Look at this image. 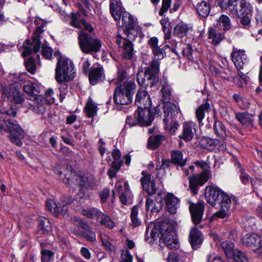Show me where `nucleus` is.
<instances>
[{
	"instance_id": "f257e3e1",
	"label": "nucleus",
	"mask_w": 262,
	"mask_h": 262,
	"mask_svg": "<svg viewBox=\"0 0 262 262\" xmlns=\"http://www.w3.org/2000/svg\"><path fill=\"white\" fill-rule=\"evenodd\" d=\"M158 42L159 40L156 37H151L148 41L155 58L149 66L145 68L144 71L139 72L137 74V81L142 86L151 88L159 81L160 63L159 60L162 59L166 56L164 48L169 47V46H159Z\"/></svg>"
},
{
	"instance_id": "f03ea898",
	"label": "nucleus",
	"mask_w": 262,
	"mask_h": 262,
	"mask_svg": "<svg viewBox=\"0 0 262 262\" xmlns=\"http://www.w3.org/2000/svg\"><path fill=\"white\" fill-rule=\"evenodd\" d=\"M80 12L73 13L71 18L70 25L76 28H83L84 31L79 34V45L81 51L85 54H93L98 52L102 46L101 41L92 34L93 28L82 18V14L86 15L85 9L80 6Z\"/></svg>"
},
{
	"instance_id": "7ed1b4c3",
	"label": "nucleus",
	"mask_w": 262,
	"mask_h": 262,
	"mask_svg": "<svg viewBox=\"0 0 262 262\" xmlns=\"http://www.w3.org/2000/svg\"><path fill=\"white\" fill-rule=\"evenodd\" d=\"M205 195L207 202L214 207H220V210L212 216L213 220L224 219L230 215L231 201L230 197L219 187L208 186L206 187Z\"/></svg>"
},
{
	"instance_id": "20e7f679",
	"label": "nucleus",
	"mask_w": 262,
	"mask_h": 262,
	"mask_svg": "<svg viewBox=\"0 0 262 262\" xmlns=\"http://www.w3.org/2000/svg\"><path fill=\"white\" fill-rule=\"evenodd\" d=\"M136 85L133 80H126L122 84H120L116 88L113 99L117 104L128 105L133 101Z\"/></svg>"
},
{
	"instance_id": "39448f33",
	"label": "nucleus",
	"mask_w": 262,
	"mask_h": 262,
	"mask_svg": "<svg viewBox=\"0 0 262 262\" xmlns=\"http://www.w3.org/2000/svg\"><path fill=\"white\" fill-rule=\"evenodd\" d=\"M35 24L36 26L32 37V41L31 42L29 40H26L24 45V51L22 52L23 57H26L32 53H37L40 48L41 34L43 32V28L48 21L40 18L35 19Z\"/></svg>"
},
{
	"instance_id": "423d86ee",
	"label": "nucleus",
	"mask_w": 262,
	"mask_h": 262,
	"mask_svg": "<svg viewBox=\"0 0 262 262\" xmlns=\"http://www.w3.org/2000/svg\"><path fill=\"white\" fill-rule=\"evenodd\" d=\"M72 61L65 56H60L55 69V79L58 83L68 82L75 77Z\"/></svg>"
},
{
	"instance_id": "0eeeda50",
	"label": "nucleus",
	"mask_w": 262,
	"mask_h": 262,
	"mask_svg": "<svg viewBox=\"0 0 262 262\" xmlns=\"http://www.w3.org/2000/svg\"><path fill=\"white\" fill-rule=\"evenodd\" d=\"M161 236L160 243H164L169 249H176L179 248L174 232V226L169 220H164L159 226Z\"/></svg>"
},
{
	"instance_id": "6e6552de",
	"label": "nucleus",
	"mask_w": 262,
	"mask_h": 262,
	"mask_svg": "<svg viewBox=\"0 0 262 262\" xmlns=\"http://www.w3.org/2000/svg\"><path fill=\"white\" fill-rule=\"evenodd\" d=\"M5 124L7 129L4 127L3 124L0 123V134H3V132L10 133L9 138L11 142L18 146H21L22 145L21 139L25 137L23 129L15 120H7L5 121Z\"/></svg>"
},
{
	"instance_id": "1a4fd4ad",
	"label": "nucleus",
	"mask_w": 262,
	"mask_h": 262,
	"mask_svg": "<svg viewBox=\"0 0 262 262\" xmlns=\"http://www.w3.org/2000/svg\"><path fill=\"white\" fill-rule=\"evenodd\" d=\"M163 109L164 114L163 121L165 123V128L169 130L171 134H174L177 129L178 123L173 119V118L179 113V107L173 103H168L164 105Z\"/></svg>"
},
{
	"instance_id": "9d476101",
	"label": "nucleus",
	"mask_w": 262,
	"mask_h": 262,
	"mask_svg": "<svg viewBox=\"0 0 262 262\" xmlns=\"http://www.w3.org/2000/svg\"><path fill=\"white\" fill-rule=\"evenodd\" d=\"M228 11L230 15L239 17L244 13L249 12L252 7L246 0H228Z\"/></svg>"
},
{
	"instance_id": "9b49d317",
	"label": "nucleus",
	"mask_w": 262,
	"mask_h": 262,
	"mask_svg": "<svg viewBox=\"0 0 262 262\" xmlns=\"http://www.w3.org/2000/svg\"><path fill=\"white\" fill-rule=\"evenodd\" d=\"M121 20L125 35L130 39H135L137 32L135 29L136 21L133 16L128 12H124L122 13Z\"/></svg>"
},
{
	"instance_id": "f8f14e48",
	"label": "nucleus",
	"mask_w": 262,
	"mask_h": 262,
	"mask_svg": "<svg viewBox=\"0 0 262 262\" xmlns=\"http://www.w3.org/2000/svg\"><path fill=\"white\" fill-rule=\"evenodd\" d=\"M3 94L5 95L8 100L15 104H21L25 102L24 93L15 84L10 85L9 89H3Z\"/></svg>"
},
{
	"instance_id": "ddd939ff",
	"label": "nucleus",
	"mask_w": 262,
	"mask_h": 262,
	"mask_svg": "<svg viewBox=\"0 0 262 262\" xmlns=\"http://www.w3.org/2000/svg\"><path fill=\"white\" fill-rule=\"evenodd\" d=\"M210 173V171L204 170L199 174H193L189 177V188L193 194H196L199 187L203 186L209 180Z\"/></svg>"
},
{
	"instance_id": "4468645a",
	"label": "nucleus",
	"mask_w": 262,
	"mask_h": 262,
	"mask_svg": "<svg viewBox=\"0 0 262 262\" xmlns=\"http://www.w3.org/2000/svg\"><path fill=\"white\" fill-rule=\"evenodd\" d=\"M116 39V43L118 45L120 51L122 52V57L126 59H130L134 55V47L132 40L129 38H120V35H117Z\"/></svg>"
},
{
	"instance_id": "2eb2a0df",
	"label": "nucleus",
	"mask_w": 262,
	"mask_h": 262,
	"mask_svg": "<svg viewBox=\"0 0 262 262\" xmlns=\"http://www.w3.org/2000/svg\"><path fill=\"white\" fill-rule=\"evenodd\" d=\"M135 117L140 126H149L154 120V115L149 107H144L138 108L135 112Z\"/></svg>"
},
{
	"instance_id": "dca6fc26",
	"label": "nucleus",
	"mask_w": 262,
	"mask_h": 262,
	"mask_svg": "<svg viewBox=\"0 0 262 262\" xmlns=\"http://www.w3.org/2000/svg\"><path fill=\"white\" fill-rule=\"evenodd\" d=\"M242 240L244 245L249 247L254 252L260 253L262 240L258 235L254 233L247 234L243 237Z\"/></svg>"
},
{
	"instance_id": "f3484780",
	"label": "nucleus",
	"mask_w": 262,
	"mask_h": 262,
	"mask_svg": "<svg viewBox=\"0 0 262 262\" xmlns=\"http://www.w3.org/2000/svg\"><path fill=\"white\" fill-rule=\"evenodd\" d=\"M189 210L193 223L196 225L202 220L205 209V203L199 202L196 203H190Z\"/></svg>"
},
{
	"instance_id": "a211bd4d",
	"label": "nucleus",
	"mask_w": 262,
	"mask_h": 262,
	"mask_svg": "<svg viewBox=\"0 0 262 262\" xmlns=\"http://www.w3.org/2000/svg\"><path fill=\"white\" fill-rule=\"evenodd\" d=\"M231 56L232 61L237 69L243 70L247 63L245 51L233 47Z\"/></svg>"
},
{
	"instance_id": "6ab92c4d",
	"label": "nucleus",
	"mask_w": 262,
	"mask_h": 262,
	"mask_svg": "<svg viewBox=\"0 0 262 262\" xmlns=\"http://www.w3.org/2000/svg\"><path fill=\"white\" fill-rule=\"evenodd\" d=\"M190 3L194 6L199 16L206 18L209 15L211 8L208 2L203 0H191Z\"/></svg>"
},
{
	"instance_id": "aec40b11",
	"label": "nucleus",
	"mask_w": 262,
	"mask_h": 262,
	"mask_svg": "<svg viewBox=\"0 0 262 262\" xmlns=\"http://www.w3.org/2000/svg\"><path fill=\"white\" fill-rule=\"evenodd\" d=\"M75 183L81 188L85 189H93L96 185V181L93 176L90 174H77Z\"/></svg>"
},
{
	"instance_id": "412c9836",
	"label": "nucleus",
	"mask_w": 262,
	"mask_h": 262,
	"mask_svg": "<svg viewBox=\"0 0 262 262\" xmlns=\"http://www.w3.org/2000/svg\"><path fill=\"white\" fill-rule=\"evenodd\" d=\"M143 177L141 178V182L143 189L149 194L152 195L156 193L157 188L155 185V181L151 179V176L149 173L142 172Z\"/></svg>"
},
{
	"instance_id": "4be33fe9",
	"label": "nucleus",
	"mask_w": 262,
	"mask_h": 262,
	"mask_svg": "<svg viewBox=\"0 0 262 262\" xmlns=\"http://www.w3.org/2000/svg\"><path fill=\"white\" fill-rule=\"evenodd\" d=\"M104 77L102 67L98 64H94L89 73V78L91 84L94 85Z\"/></svg>"
},
{
	"instance_id": "5701e85b",
	"label": "nucleus",
	"mask_w": 262,
	"mask_h": 262,
	"mask_svg": "<svg viewBox=\"0 0 262 262\" xmlns=\"http://www.w3.org/2000/svg\"><path fill=\"white\" fill-rule=\"evenodd\" d=\"M135 104L138 106L139 109L150 107L151 101L146 90H139L138 91L136 96Z\"/></svg>"
},
{
	"instance_id": "b1692460",
	"label": "nucleus",
	"mask_w": 262,
	"mask_h": 262,
	"mask_svg": "<svg viewBox=\"0 0 262 262\" xmlns=\"http://www.w3.org/2000/svg\"><path fill=\"white\" fill-rule=\"evenodd\" d=\"M189 242L194 249H196L202 244L203 235L196 227L192 228L189 235Z\"/></svg>"
},
{
	"instance_id": "393cba45",
	"label": "nucleus",
	"mask_w": 262,
	"mask_h": 262,
	"mask_svg": "<svg viewBox=\"0 0 262 262\" xmlns=\"http://www.w3.org/2000/svg\"><path fill=\"white\" fill-rule=\"evenodd\" d=\"M235 117L245 127L250 128L253 126L254 119L252 114L247 112H235Z\"/></svg>"
},
{
	"instance_id": "a878e982",
	"label": "nucleus",
	"mask_w": 262,
	"mask_h": 262,
	"mask_svg": "<svg viewBox=\"0 0 262 262\" xmlns=\"http://www.w3.org/2000/svg\"><path fill=\"white\" fill-rule=\"evenodd\" d=\"M213 26L214 28H217L221 30L227 31L231 28V20L228 16L222 14L216 20Z\"/></svg>"
},
{
	"instance_id": "bb28decb",
	"label": "nucleus",
	"mask_w": 262,
	"mask_h": 262,
	"mask_svg": "<svg viewBox=\"0 0 262 262\" xmlns=\"http://www.w3.org/2000/svg\"><path fill=\"white\" fill-rule=\"evenodd\" d=\"M59 174L60 176V178L63 179L64 183L69 185H72L75 184L76 177L77 174L71 166H67L63 171V176L62 177V172L59 171Z\"/></svg>"
},
{
	"instance_id": "cd10ccee",
	"label": "nucleus",
	"mask_w": 262,
	"mask_h": 262,
	"mask_svg": "<svg viewBox=\"0 0 262 262\" xmlns=\"http://www.w3.org/2000/svg\"><path fill=\"white\" fill-rule=\"evenodd\" d=\"M167 210L170 214H175L179 206V200L173 194L169 193L165 198Z\"/></svg>"
},
{
	"instance_id": "c85d7f7f",
	"label": "nucleus",
	"mask_w": 262,
	"mask_h": 262,
	"mask_svg": "<svg viewBox=\"0 0 262 262\" xmlns=\"http://www.w3.org/2000/svg\"><path fill=\"white\" fill-rule=\"evenodd\" d=\"M207 35L210 40V42L215 46L219 45L225 38V34L219 32L215 28H209Z\"/></svg>"
},
{
	"instance_id": "c756f323",
	"label": "nucleus",
	"mask_w": 262,
	"mask_h": 262,
	"mask_svg": "<svg viewBox=\"0 0 262 262\" xmlns=\"http://www.w3.org/2000/svg\"><path fill=\"white\" fill-rule=\"evenodd\" d=\"M37 233L40 235L48 234L51 230V225L49 220L43 216L38 218Z\"/></svg>"
},
{
	"instance_id": "7c9ffc66",
	"label": "nucleus",
	"mask_w": 262,
	"mask_h": 262,
	"mask_svg": "<svg viewBox=\"0 0 262 262\" xmlns=\"http://www.w3.org/2000/svg\"><path fill=\"white\" fill-rule=\"evenodd\" d=\"M171 163L184 167L187 162V159L183 158V153L180 150H173L170 152Z\"/></svg>"
},
{
	"instance_id": "2f4dec72",
	"label": "nucleus",
	"mask_w": 262,
	"mask_h": 262,
	"mask_svg": "<svg viewBox=\"0 0 262 262\" xmlns=\"http://www.w3.org/2000/svg\"><path fill=\"white\" fill-rule=\"evenodd\" d=\"M98 107L92 99L89 98L84 107V111L89 118H93L97 115Z\"/></svg>"
},
{
	"instance_id": "473e14b6",
	"label": "nucleus",
	"mask_w": 262,
	"mask_h": 262,
	"mask_svg": "<svg viewBox=\"0 0 262 262\" xmlns=\"http://www.w3.org/2000/svg\"><path fill=\"white\" fill-rule=\"evenodd\" d=\"M164 221V220L161 221L157 225L156 224H150L149 225L146 230V238H148V235H149L152 240L155 241L157 239L159 234H160L159 226Z\"/></svg>"
},
{
	"instance_id": "72a5a7b5",
	"label": "nucleus",
	"mask_w": 262,
	"mask_h": 262,
	"mask_svg": "<svg viewBox=\"0 0 262 262\" xmlns=\"http://www.w3.org/2000/svg\"><path fill=\"white\" fill-rule=\"evenodd\" d=\"M192 125V122L184 123L183 124V133L181 135H180L179 137L185 141L191 140L193 137Z\"/></svg>"
},
{
	"instance_id": "f704fd0d",
	"label": "nucleus",
	"mask_w": 262,
	"mask_h": 262,
	"mask_svg": "<svg viewBox=\"0 0 262 262\" xmlns=\"http://www.w3.org/2000/svg\"><path fill=\"white\" fill-rule=\"evenodd\" d=\"M165 139V137L162 135L151 136L147 142V147L151 149L157 148L162 142Z\"/></svg>"
},
{
	"instance_id": "c9c22d12",
	"label": "nucleus",
	"mask_w": 262,
	"mask_h": 262,
	"mask_svg": "<svg viewBox=\"0 0 262 262\" xmlns=\"http://www.w3.org/2000/svg\"><path fill=\"white\" fill-rule=\"evenodd\" d=\"M210 105L208 103L206 102L201 105L195 111V116L199 122V125H202V120L204 118L205 114L209 112Z\"/></svg>"
},
{
	"instance_id": "e433bc0d",
	"label": "nucleus",
	"mask_w": 262,
	"mask_h": 262,
	"mask_svg": "<svg viewBox=\"0 0 262 262\" xmlns=\"http://www.w3.org/2000/svg\"><path fill=\"white\" fill-rule=\"evenodd\" d=\"M252 10L253 9L252 7L249 12L247 11V12H244L241 16L237 17V18H240V23L242 26V27L245 29H249L251 27V23L252 19Z\"/></svg>"
},
{
	"instance_id": "4c0bfd02",
	"label": "nucleus",
	"mask_w": 262,
	"mask_h": 262,
	"mask_svg": "<svg viewBox=\"0 0 262 262\" xmlns=\"http://www.w3.org/2000/svg\"><path fill=\"white\" fill-rule=\"evenodd\" d=\"M102 212L98 209L92 207L88 209H83L81 210V214L88 218L99 219L102 214Z\"/></svg>"
},
{
	"instance_id": "58836bf2",
	"label": "nucleus",
	"mask_w": 262,
	"mask_h": 262,
	"mask_svg": "<svg viewBox=\"0 0 262 262\" xmlns=\"http://www.w3.org/2000/svg\"><path fill=\"white\" fill-rule=\"evenodd\" d=\"M188 31V27L187 24L182 22L178 23L174 28L173 34L178 37L182 38L186 35Z\"/></svg>"
},
{
	"instance_id": "ea45409f",
	"label": "nucleus",
	"mask_w": 262,
	"mask_h": 262,
	"mask_svg": "<svg viewBox=\"0 0 262 262\" xmlns=\"http://www.w3.org/2000/svg\"><path fill=\"white\" fill-rule=\"evenodd\" d=\"M24 91L28 95V98L30 99L31 95L35 94V92L39 93L38 89L37 84L34 82L29 81L26 82L23 85Z\"/></svg>"
},
{
	"instance_id": "a19ab883",
	"label": "nucleus",
	"mask_w": 262,
	"mask_h": 262,
	"mask_svg": "<svg viewBox=\"0 0 262 262\" xmlns=\"http://www.w3.org/2000/svg\"><path fill=\"white\" fill-rule=\"evenodd\" d=\"M234 246L233 243L229 241H225L221 243V247L228 258H231L233 257V253L235 250Z\"/></svg>"
},
{
	"instance_id": "79ce46f5",
	"label": "nucleus",
	"mask_w": 262,
	"mask_h": 262,
	"mask_svg": "<svg viewBox=\"0 0 262 262\" xmlns=\"http://www.w3.org/2000/svg\"><path fill=\"white\" fill-rule=\"evenodd\" d=\"M145 207L146 210H150L151 212L154 213L159 211L162 208V205L159 203L156 204L153 200L147 198L146 201Z\"/></svg>"
},
{
	"instance_id": "37998d69",
	"label": "nucleus",
	"mask_w": 262,
	"mask_h": 262,
	"mask_svg": "<svg viewBox=\"0 0 262 262\" xmlns=\"http://www.w3.org/2000/svg\"><path fill=\"white\" fill-rule=\"evenodd\" d=\"M162 96V100L164 101L165 104L170 103L169 100L171 96V89L167 83H165L162 86L161 90Z\"/></svg>"
},
{
	"instance_id": "c03bdc74",
	"label": "nucleus",
	"mask_w": 262,
	"mask_h": 262,
	"mask_svg": "<svg viewBox=\"0 0 262 262\" xmlns=\"http://www.w3.org/2000/svg\"><path fill=\"white\" fill-rule=\"evenodd\" d=\"M214 129L219 136L222 138L226 137V127L221 121L216 120L214 122Z\"/></svg>"
},
{
	"instance_id": "a18cd8bd",
	"label": "nucleus",
	"mask_w": 262,
	"mask_h": 262,
	"mask_svg": "<svg viewBox=\"0 0 262 262\" xmlns=\"http://www.w3.org/2000/svg\"><path fill=\"white\" fill-rule=\"evenodd\" d=\"M100 218H101L100 224L105 227L112 229L115 226L114 222L108 215L102 213Z\"/></svg>"
},
{
	"instance_id": "49530a36",
	"label": "nucleus",
	"mask_w": 262,
	"mask_h": 262,
	"mask_svg": "<svg viewBox=\"0 0 262 262\" xmlns=\"http://www.w3.org/2000/svg\"><path fill=\"white\" fill-rule=\"evenodd\" d=\"M216 142L215 140L209 137H203L200 141V144L203 148L211 149L215 146Z\"/></svg>"
},
{
	"instance_id": "de8ad7c7",
	"label": "nucleus",
	"mask_w": 262,
	"mask_h": 262,
	"mask_svg": "<svg viewBox=\"0 0 262 262\" xmlns=\"http://www.w3.org/2000/svg\"><path fill=\"white\" fill-rule=\"evenodd\" d=\"M122 165L119 162H113L109 168L107 174L110 178H115L116 174Z\"/></svg>"
},
{
	"instance_id": "09e8293b",
	"label": "nucleus",
	"mask_w": 262,
	"mask_h": 262,
	"mask_svg": "<svg viewBox=\"0 0 262 262\" xmlns=\"http://www.w3.org/2000/svg\"><path fill=\"white\" fill-rule=\"evenodd\" d=\"M46 206L48 210L52 213L54 216H58L59 205L54 200L52 199L48 200L46 203Z\"/></svg>"
},
{
	"instance_id": "8fccbe9b",
	"label": "nucleus",
	"mask_w": 262,
	"mask_h": 262,
	"mask_svg": "<svg viewBox=\"0 0 262 262\" xmlns=\"http://www.w3.org/2000/svg\"><path fill=\"white\" fill-rule=\"evenodd\" d=\"M124 191L119 193V199L123 204L127 203V196L129 193V187L127 182L124 183Z\"/></svg>"
},
{
	"instance_id": "3c124183",
	"label": "nucleus",
	"mask_w": 262,
	"mask_h": 262,
	"mask_svg": "<svg viewBox=\"0 0 262 262\" xmlns=\"http://www.w3.org/2000/svg\"><path fill=\"white\" fill-rule=\"evenodd\" d=\"M138 207L134 206L132 209L130 218L132 225L134 227L139 226L141 224V221L138 218Z\"/></svg>"
},
{
	"instance_id": "603ef678",
	"label": "nucleus",
	"mask_w": 262,
	"mask_h": 262,
	"mask_svg": "<svg viewBox=\"0 0 262 262\" xmlns=\"http://www.w3.org/2000/svg\"><path fill=\"white\" fill-rule=\"evenodd\" d=\"M232 258L236 262H248V259L245 254L237 249L234 250Z\"/></svg>"
},
{
	"instance_id": "864d4df0",
	"label": "nucleus",
	"mask_w": 262,
	"mask_h": 262,
	"mask_svg": "<svg viewBox=\"0 0 262 262\" xmlns=\"http://www.w3.org/2000/svg\"><path fill=\"white\" fill-rule=\"evenodd\" d=\"M81 234L89 242H93L96 241V235L95 232L92 230V228L86 231H82Z\"/></svg>"
},
{
	"instance_id": "5fc2aeb1",
	"label": "nucleus",
	"mask_w": 262,
	"mask_h": 262,
	"mask_svg": "<svg viewBox=\"0 0 262 262\" xmlns=\"http://www.w3.org/2000/svg\"><path fill=\"white\" fill-rule=\"evenodd\" d=\"M25 66L27 70L31 74H34L35 72V64L34 59L30 57L27 60L25 61Z\"/></svg>"
},
{
	"instance_id": "6e6d98bb",
	"label": "nucleus",
	"mask_w": 262,
	"mask_h": 262,
	"mask_svg": "<svg viewBox=\"0 0 262 262\" xmlns=\"http://www.w3.org/2000/svg\"><path fill=\"white\" fill-rule=\"evenodd\" d=\"M238 165L240 168V180L244 184H248L249 180H250V179L251 178L250 177L249 174L245 172V170L241 167V165L239 163H238Z\"/></svg>"
},
{
	"instance_id": "4d7b16f0",
	"label": "nucleus",
	"mask_w": 262,
	"mask_h": 262,
	"mask_svg": "<svg viewBox=\"0 0 262 262\" xmlns=\"http://www.w3.org/2000/svg\"><path fill=\"white\" fill-rule=\"evenodd\" d=\"M193 49L192 46L188 44L186 45V47L183 50V54L188 60L193 61L194 58L192 55Z\"/></svg>"
},
{
	"instance_id": "13d9d810",
	"label": "nucleus",
	"mask_w": 262,
	"mask_h": 262,
	"mask_svg": "<svg viewBox=\"0 0 262 262\" xmlns=\"http://www.w3.org/2000/svg\"><path fill=\"white\" fill-rule=\"evenodd\" d=\"M171 6V0H162V7L160 8L159 14L160 16L164 15L165 13L167 12Z\"/></svg>"
},
{
	"instance_id": "bf43d9fd",
	"label": "nucleus",
	"mask_w": 262,
	"mask_h": 262,
	"mask_svg": "<svg viewBox=\"0 0 262 262\" xmlns=\"http://www.w3.org/2000/svg\"><path fill=\"white\" fill-rule=\"evenodd\" d=\"M101 241L102 245L108 251H113L114 249V247L108 241V238L104 236H101Z\"/></svg>"
},
{
	"instance_id": "052dcab7",
	"label": "nucleus",
	"mask_w": 262,
	"mask_h": 262,
	"mask_svg": "<svg viewBox=\"0 0 262 262\" xmlns=\"http://www.w3.org/2000/svg\"><path fill=\"white\" fill-rule=\"evenodd\" d=\"M167 261L168 262H184L180 256L174 252L169 253L167 257Z\"/></svg>"
},
{
	"instance_id": "680f3d73",
	"label": "nucleus",
	"mask_w": 262,
	"mask_h": 262,
	"mask_svg": "<svg viewBox=\"0 0 262 262\" xmlns=\"http://www.w3.org/2000/svg\"><path fill=\"white\" fill-rule=\"evenodd\" d=\"M42 54L47 59H51L52 56L53 50L48 47L43 45L42 46Z\"/></svg>"
},
{
	"instance_id": "e2e57ef3",
	"label": "nucleus",
	"mask_w": 262,
	"mask_h": 262,
	"mask_svg": "<svg viewBox=\"0 0 262 262\" xmlns=\"http://www.w3.org/2000/svg\"><path fill=\"white\" fill-rule=\"evenodd\" d=\"M41 259L43 261H48L53 257L54 253L48 250H42L41 251Z\"/></svg>"
},
{
	"instance_id": "0e129e2a",
	"label": "nucleus",
	"mask_w": 262,
	"mask_h": 262,
	"mask_svg": "<svg viewBox=\"0 0 262 262\" xmlns=\"http://www.w3.org/2000/svg\"><path fill=\"white\" fill-rule=\"evenodd\" d=\"M112 156L114 159V161L113 162H119L120 163H121V165L123 164V161L121 159V154L119 150L117 149H115L113 150Z\"/></svg>"
},
{
	"instance_id": "69168bd1",
	"label": "nucleus",
	"mask_w": 262,
	"mask_h": 262,
	"mask_svg": "<svg viewBox=\"0 0 262 262\" xmlns=\"http://www.w3.org/2000/svg\"><path fill=\"white\" fill-rule=\"evenodd\" d=\"M29 99L33 100L40 104L43 103L46 100L45 98L41 95H37L35 94L33 95H31V97H30Z\"/></svg>"
},
{
	"instance_id": "338daca9",
	"label": "nucleus",
	"mask_w": 262,
	"mask_h": 262,
	"mask_svg": "<svg viewBox=\"0 0 262 262\" xmlns=\"http://www.w3.org/2000/svg\"><path fill=\"white\" fill-rule=\"evenodd\" d=\"M110 193V191L107 188H104L101 192H100L99 196L102 202L104 203L106 201Z\"/></svg>"
},
{
	"instance_id": "774afa93",
	"label": "nucleus",
	"mask_w": 262,
	"mask_h": 262,
	"mask_svg": "<svg viewBox=\"0 0 262 262\" xmlns=\"http://www.w3.org/2000/svg\"><path fill=\"white\" fill-rule=\"evenodd\" d=\"M120 262H132V256L128 251H126L121 254Z\"/></svg>"
}]
</instances>
